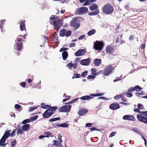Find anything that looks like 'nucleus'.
Masks as SVG:
<instances>
[{"instance_id": "nucleus-2", "label": "nucleus", "mask_w": 147, "mask_h": 147, "mask_svg": "<svg viewBox=\"0 0 147 147\" xmlns=\"http://www.w3.org/2000/svg\"><path fill=\"white\" fill-rule=\"evenodd\" d=\"M103 12L106 15H109L112 13L114 11V8L109 3H107L102 7Z\"/></svg>"}, {"instance_id": "nucleus-35", "label": "nucleus", "mask_w": 147, "mask_h": 147, "mask_svg": "<svg viewBox=\"0 0 147 147\" xmlns=\"http://www.w3.org/2000/svg\"><path fill=\"white\" fill-rule=\"evenodd\" d=\"M6 20H3L0 21V28H2L3 26L4 25Z\"/></svg>"}, {"instance_id": "nucleus-22", "label": "nucleus", "mask_w": 147, "mask_h": 147, "mask_svg": "<svg viewBox=\"0 0 147 147\" xmlns=\"http://www.w3.org/2000/svg\"><path fill=\"white\" fill-rule=\"evenodd\" d=\"M101 63V60L100 59H95L94 60V64L95 66H98Z\"/></svg>"}, {"instance_id": "nucleus-28", "label": "nucleus", "mask_w": 147, "mask_h": 147, "mask_svg": "<svg viewBox=\"0 0 147 147\" xmlns=\"http://www.w3.org/2000/svg\"><path fill=\"white\" fill-rule=\"evenodd\" d=\"M66 29H65L61 30L59 32L60 36L61 37L65 36L66 32Z\"/></svg>"}, {"instance_id": "nucleus-40", "label": "nucleus", "mask_w": 147, "mask_h": 147, "mask_svg": "<svg viewBox=\"0 0 147 147\" xmlns=\"http://www.w3.org/2000/svg\"><path fill=\"white\" fill-rule=\"evenodd\" d=\"M88 72L87 70H85L81 74V76L82 77H84L87 75Z\"/></svg>"}, {"instance_id": "nucleus-4", "label": "nucleus", "mask_w": 147, "mask_h": 147, "mask_svg": "<svg viewBox=\"0 0 147 147\" xmlns=\"http://www.w3.org/2000/svg\"><path fill=\"white\" fill-rule=\"evenodd\" d=\"M70 26L73 27L74 30H75L80 27V24L78 20L75 18H73L70 22Z\"/></svg>"}, {"instance_id": "nucleus-51", "label": "nucleus", "mask_w": 147, "mask_h": 147, "mask_svg": "<svg viewBox=\"0 0 147 147\" xmlns=\"http://www.w3.org/2000/svg\"><path fill=\"white\" fill-rule=\"evenodd\" d=\"M91 3V1L90 0H87L84 3L83 5V6H86L88 4H89L90 3Z\"/></svg>"}, {"instance_id": "nucleus-30", "label": "nucleus", "mask_w": 147, "mask_h": 147, "mask_svg": "<svg viewBox=\"0 0 147 147\" xmlns=\"http://www.w3.org/2000/svg\"><path fill=\"white\" fill-rule=\"evenodd\" d=\"M96 32V31L94 29H93L90 30L87 33V35L89 36H90L91 35L94 34Z\"/></svg>"}, {"instance_id": "nucleus-19", "label": "nucleus", "mask_w": 147, "mask_h": 147, "mask_svg": "<svg viewBox=\"0 0 147 147\" xmlns=\"http://www.w3.org/2000/svg\"><path fill=\"white\" fill-rule=\"evenodd\" d=\"M44 134L46 136H40L39 138L40 139H44L43 138L45 137H49L51 136L52 134V133L51 132L47 131L45 132Z\"/></svg>"}, {"instance_id": "nucleus-41", "label": "nucleus", "mask_w": 147, "mask_h": 147, "mask_svg": "<svg viewBox=\"0 0 147 147\" xmlns=\"http://www.w3.org/2000/svg\"><path fill=\"white\" fill-rule=\"evenodd\" d=\"M80 98H77L75 99H74L73 100H72L70 102H69L67 103H65V104H71L73 103L74 102L76 101H78V99Z\"/></svg>"}, {"instance_id": "nucleus-47", "label": "nucleus", "mask_w": 147, "mask_h": 147, "mask_svg": "<svg viewBox=\"0 0 147 147\" xmlns=\"http://www.w3.org/2000/svg\"><path fill=\"white\" fill-rule=\"evenodd\" d=\"M95 77V76L94 74L93 75H89L87 77L88 79L94 78Z\"/></svg>"}, {"instance_id": "nucleus-37", "label": "nucleus", "mask_w": 147, "mask_h": 147, "mask_svg": "<svg viewBox=\"0 0 147 147\" xmlns=\"http://www.w3.org/2000/svg\"><path fill=\"white\" fill-rule=\"evenodd\" d=\"M80 77L81 75L80 74H74L73 76L72 77V79L79 78Z\"/></svg>"}, {"instance_id": "nucleus-25", "label": "nucleus", "mask_w": 147, "mask_h": 147, "mask_svg": "<svg viewBox=\"0 0 147 147\" xmlns=\"http://www.w3.org/2000/svg\"><path fill=\"white\" fill-rule=\"evenodd\" d=\"M88 112V110L86 109H82L79 111L78 114L80 116H83L86 113Z\"/></svg>"}, {"instance_id": "nucleus-13", "label": "nucleus", "mask_w": 147, "mask_h": 147, "mask_svg": "<svg viewBox=\"0 0 147 147\" xmlns=\"http://www.w3.org/2000/svg\"><path fill=\"white\" fill-rule=\"evenodd\" d=\"M86 51L85 49H82L79 50L75 53V55L76 56H82L85 54Z\"/></svg>"}, {"instance_id": "nucleus-29", "label": "nucleus", "mask_w": 147, "mask_h": 147, "mask_svg": "<svg viewBox=\"0 0 147 147\" xmlns=\"http://www.w3.org/2000/svg\"><path fill=\"white\" fill-rule=\"evenodd\" d=\"M99 10H96L95 11L91 12L88 13V14L90 16H95L99 14Z\"/></svg>"}, {"instance_id": "nucleus-18", "label": "nucleus", "mask_w": 147, "mask_h": 147, "mask_svg": "<svg viewBox=\"0 0 147 147\" xmlns=\"http://www.w3.org/2000/svg\"><path fill=\"white\" fill-rule=\"evenodd\" d=\"M69 126V125L67 123H64L61 124H54L53 127L54 128H57L58 127H66Z\"/></svg>"}, {"instance_id": "nucleus-53", "label": "nucleus", "mask_w": 147, "mask_h": 147, "mask_svg": "<svg viewBox=\"0 0 147 147\" xmlns=\"http://www.w3.org/2000/svg\"><path fill=\"white\" fill-rule=\"evenodd\" d=\"M37 108V107H31L29 108V111L30 112L32 111L35 109H36Z\"/></svg>"}, {"instance_id": "nucleus-8", "label": "nucleus", "mask_w": 147, "mask_h": 147, "mask_svg": "<svg viewBox=\"0 0 147 147\" xmlns=\"http://www.w3.org/2000/svg\"><path fill=\"white\" fill-rule=\"evenodd\" d=\"M114 69V68L112 66V65L107 67L103 70V75L104 76H109L112 72V71Z\"/></svg>"}, {"instance_id": "nucleus-6", "label": "nucleus", "mask_w": 147, "mask_h": 147, "mask_svg": "<svg viewBox=\"0 0 147 147\" xmlns=\"http://www.w3.org/2000/svg\"><path fill=\"white\" fill-rule=\"evenodd\" d=\"M10 131L7 130L5 133L4 134L0 140V146H2L3 145V144L6 141V139L10 136V133H9Z\"/></svg>"}, {"instance_id": "nucleus-23", "label": "nucleus", "mask_w": 147, "mask_h": 147, "mask_svg": "<svg viewBox=\"0 0 147 147\" xmlns=\"http://www.w3.org/2000/svg\"><path fill=\"white\" fill-rule=\"evenodd\" d=\"M22 127V130L24 131H28L30 129V125L29 124H24Z\"/></svg>"}, {"instance_id": "nucleus-27", "label": "nucleus", "mask_w": 147, "mask_h": 147, "mask_svg": "<svg viewBox=\"0 0 147 147\" xmlns=\"http://www.w3.org/2000/svg\"><path fill=\"white\" fill-rule=\"evenodd\" d=\"M92 98L93 97H92L90 96L89 95H86L82 96L80 98L82 100H86L92 99Z\"/></svg>"}, {"instance_id": "nucleus-33", "label": "nucleus", "mask_w": 147, "mask_h": 147, "mask_svg": "<svg viewBox=\"0 0 147 147\" xmlns=\"http://www.w3.org/2000/svg\"><path fill=\"white\" fill-rule=\"evenodd\" d=\"M133 90L137 91H139L142 89V88L138 85L136 86L135 87H133Z\"/></svg>"}, {"instance_id": "nucleus-59", "label": "nucleus", "mask_w": 147, "mask_h": 147, "mask_svg": "<svg viewBox=\"0 0 147 147\" xmlns=\"http://www.w3.org/2000/svg\"><path fill=\"white\" fill-rule=\"evenodd\" d=\"M16 142V141L15 140H14L11 142V147H14L15 145Z\"/></svg>"}, {"instance_id": "nucleus-21", "label": "nucleus", "mask_w": 147, "mask_h": 147, "mask_svg": "<svg viewBox=\"0 0 147 147\" xmlns=\"http://www.w3.org/2000/svg\"><path fill=\"white\" fill-rule=\"evenodd\" d=\"M98 7V6L96 4L93 3L89 7V9L91 11H94L97 10Z\"/></svg>"}, {"instance_id": "nucleus-16", "label": "nucleus", "mask_w": 147, "mask_h": 147, "mask_svg": "<svg viewBox=\"0 0 147 147\" xmlns=\"http://www.w3.org/2000/svg\"><path fill=\"white\" fill-rule=\"evenodd\" d=\"M123 119L131 121H135V118L134 117L131 115H127L124 116L123 117Z\"/></svg>"}, {"instance_id": "nucleus-56", "label": "nucleus", "mask_w": 147, "mask_h": 147, "mask_svg": "<svg viewBox=\"0 0 147 147\" xmlns=\"http://www.w3.org/2000/svg\"><path fill=\"white\" fill-rule=\"evenodd\" d=\"M85 125L86 127H90L93 125V124L92 123H87Z\"/></svg>"}, {"instance_id": "nucleus-49", "label": "nucleus", "mask_w": 147, "mask_h": 147, "mask_svg": "<svg viewBox=\"0 0 147 147\" xmlns=\"http://www.w3.org/2000/svg\"><path fill=\"white\" fill-rule=\"evenodd\" d=\"M68 48H65V47H63L61 48L59 50V52H63L64 51H65L66 50H68Z\"/></svg>"}, {"instance_id": "nucleus-7", "label": "nucleus", "mask_w": 147, "mask_h": 147, "mask_svg": "<svg viewBox=\"0 0 147 147\" xmlns=\"http://www.w3.org/2000/svg\"><path fill=\"white\" fill-rule=\"evenodd\" d=\"M71 107V105H68L62 106L59 108L58 111L59 112L68 113L70 111Z\"/></svg>"}, {"instance_id": "nucleus-52", "label": "nucleus", "mask_w": 147, "mask_h": 147, "mask_svg": "<svg viewBox=\"0 0 147 147\" xmlns=\"http://www.w3.org/2000/svg\"><path fill=\"white\" fill-rule=\"evenodd\" d=\"M53 142L54 143V145L56 146L57 147L59 145V142H58L57 140H54Z\"/></svg>"}, {"instance_id": "nucleus-61", "label": "nucleus", "mask_w": 147, "mask_h": 147, "mask_svg": "<svg viewBox=\"0 0 147 147\" xmlns=\"http://www.w3.org/2000/svg\"><path fill=\"white\" fill-rule=\"evenodd\" d=\"M16 129L15 130H13L12 131L11 134H10V136L11 137H12V136H13L14 135V134L16 133Z\"/></svg>"}, {"instance_id": "nucleus-39", "label": "nucleus", "mask_w": 147, "mask_h": 147, "mask_svg": "<svg viewBox=\"0 0 147 147\" xmlns=\"http://www.w3.org/2000/svg\"><path fill=\"white\" fill-rule=\"evenodd\" d=\"M76 19L78 20V21L79 22V23H80V21H84V19L83 17H78L75 18Z\"/></svg>"}, {"instance_id": "nucleus-43", "label": "nucleus", "mask_w": 147, "mask_h": 147, "mask_svg": "<svg viewBox=\"0 0 147 147\" xmlns=\"http://www.w3.org/2000/svg\"><path fill=\"white\" fill-rule=\"evenodd\" d=\"M58 139L59 142V143H61L63 141L61 139L62 135L61 134H59L58 136Z\"/></svg>"}, {"instance_id": "nucleus-55", "label": "nucleus", "mask_w": 147, "mask_h": 147, "mask_svg": "<svg viewBox=\"0 0 147 147\" xmlns=\"http://www.w3.org/2000/svg\"><path fill=\"white\" fill-rule=\"evenodd\" d=\"M21 106H20V105L18 104H16L15 105V108L16 109H17L18 111H19L18 109H20V108H21Z\"/></svg>"}, {"instance_id": "nucleus-34", "label": "nucleus", "mask_w": 147, "mask_h": 147, "mask_svg": "<svg viewBox=\"0 0 147 147\" xmlns=\"http://www.w3.org/2000/svg\"><path fill=\"white\" fill-rule=\"evenodd\" d=\"M30 122H31L30 119V118L29 119H27L24 120L22 122V124H26V123H29Z\"/></svg>"}, {"instance_id": "nucleus-31", "label": "nucleus", "mask_w": 147, "mask_h": 147, "mask_svg": "<svg viewBox=\"0 0 147 147\" xmlns=\"http://www.w3.org/2000/svg\"><path fill=\"white\" fill-rule=\"evenodd\" d=\"M132 130L133 131H134L136 133L138 134L141 135L142 134V133L138 129L134 127V128L132 129Z\"/></svg>"}, {"instance_id": "nucleus-57", "label": "nucleus", "mask_w": 147, "mask_h": 147, "mask_svg": "<svg viewBox=\"0 0 147 147\" xmlns=\"http://www.w3.org/2000/svg\"><path fill=\"white\" fill-rule=\"evenodd\" d=\"M102 73H103V70H100V71H98V72L95 73L94 74V75H95V76L97 75H98L100 74H101Z\"/></svg>"}, {"instance_id": "nucleus-64", "label": "nucleus", "mask_w": 147, "mask_h": 147, "mask_svg": "<svg viewBox=\"0 0 147 147\" xmlns=\"http://www.w3.org/2000/svg\"><path fill=\"white\" fill-rule=\"evenodd\" d=\"M140 109L138 108V109H134V111L135 112H137V113H139L140 111Z\"/></svg>"}, {"instance_id": "nucleus-11", "label": "nucleus", "mask_w": 147, "mask_h": 147, "mask_svg": "<svg viewBox=\"0 0 147 147\" xmlns=\"http://www.w3.org/2000/svg\"><path fill=\"white\" fill-rule=\"evenodd\" d=\"M80 59L78 58H77L74 60V64L70 63L67 64L66 66L69 68H71L73 67L74 69H76L77 68L78 66V63L79 61V60Z\"/></svg>"}, {"instance_id": "nucleus-44", "label": "nucleus", "mask_w": 147, "mask_h": 147, "mask_svg": "<svg viewBox=\"0 0 147 147\" xmlns=\"http://www.w3.org/2000/svg\"><path fill=\"white\" fill-rule=\"evenodd\" d=\"M144 94V92L143 91H140V93H136V95L138 97H139L141 95Z\"/></svg>"}, {"instance_id": "nucleus-5", "label": "nucleus", "mask_w": 147, "mask_h": 147, "mask_svg": "<svg viewBox=\"0 0 147 147\" xmlns=\"http://www.w3.org/2000/svg\"><path fill=\"white\" fill-rule=\"evenodd\" d=\"M94 45V49L96 50H101L104 46V44L103 41L97 40L96 41Z\"/></svg>"}, {"instance_id": "nucleus-36", "label": "nucleus", "mask_w": 147, "mask_h": 147, "mask_svg": "<svg viewBox=\"0 0 147 147\" xmlns=\"http://www.w3.org/2000/svg\"><path fill=\"white\" fill-rule=\"evenodd\" d=\"M104 94V93H100L98 94H91V96H92L94 97H96V96H102Z\"/></svg>"}, {"instance_id": "nucleus-1", "label": "nucleus", "mask_w": 147, "mask_h": 147, "mask_svg": "<svg viewBox=\"0 0 147 147\" xmlns=\"http://www.w3.org/2000/svg\"><path fill=\"white\" fill-rule=\"evenodd\" d=\"M50 20L53 21L52 22L50 21L51 24V25L53 24L54 28L57 32H58L59 29L63 24V20L59 19L58 17L55 15H52L50 18Z\"/></svg>"}, {"instance_id": "nucleus-9", "label": "nucleus", "mask_w": 147, "mask_h": 147, "mask_svg": "<svg viewBox=\"0 0 147 147\" xmlns=\"http://www.w3.org/2000/svg\"><path fill=\"white\" fill-rule=\"evenodd\" d=\"M88 11V9L86 7H81L76 9V13L78 15H80L86 13Z\"/></svg>"}, {"instance_id": "nucleus-17", "label": "nucleus", "mask_w": 147, "mask_h": 147, "mask_svg": "<svg viewBox=\"0 0 147 147\" xmlns=\"http://www.w3.org/2000/svg\"><path fill=\"white\" fill-rule=\"evenodd\" d=\"M109 108L112 110H116L119 108L120 106L118 103H113L110 105Z\"/></svg>"}, {"instance_id": "nucleus-58", "label": "nucleus", "mask_w": 147, "mask_h": 147, "mask_svg": "<svg viewBox=\"0 0 147 147\" xmlns=\"http://www.w3.org/2000/svg\"><path fill=\"white\" fill-rule=\"evenodd\" d=\"M85 35L84 34L78 37V40H82L85 37Z\"/></svg>"}, {"instance_id": "nucleus-45", "label": "nucleus", "mask_w": 147, "mask_h": 147, "mask_svg": "<svg viewBox=\"0 0 147 147\" xmlns=\"http://www.w3.org/2000/svg\"><path fill=\"white\" fill-rule=\"evenodd\" d=\"M23 131L20 128H18L17 131V133L18 134H22L23 133Z\"/></svg>"}, {"instance_id": "nucleus-3", "label": "nucleus", "mask_w": 147, "mask_h": 147, "mask_svg": "<svg viewBox=\"0 0 147 147\" xmlns=\"http://www.w3.org/2000/svg\"><path fill=\"white\" fill-rule=\"evenodd\" d=\"M105 52L107 54L113 56L118 55V52L116 51L115 47L111 45H109L105 48Z\"/></svg>"}, {"instance_id": "nucleus-26", "label": "nucleus", "mask_w": 147, "mask_h": 147, "mask_svg": "<svg viewBox=\"0 0 147 147\" xmlns=\"http://www.w3.org/2000/svg\"><path fill=\"white\" fill-rule=\"evenodd\" d=\"M50 107H49V109H48V110H49V111L53 113V114L55 112V111L58 108L56 106H53L51 107V106H50Z\"/></svg>"}, {"instance_id": "nucleus-10", "label": "nucleus", "mask_w": 147, "mask_h": 147, "mask_svg": "<svg viewBox=\"0 0 147 147\" xmlns=\"http://www.w3.org/2000/svg\"><path fill=\"white\" fill-rule=\"evenodd\" d=\"M20 36H22V35L19 36L17 38V42L16 43V46L17 50L20 51L22 47V39L19 38Z\"/></svg>"}, {"instance_id": "nucleus-46", "label": "nucleus", "mask_w": 147, "mask_h": 147, "mask_svg": "<svg viewBox=\"0 0 147 147\" xmlns=\"http://www.w3.org/2000/svg\"><path fill=\"white\" fill-rule=\"evenodd\" d=\"M138 108L141 110H142L144 108V107L143 105L140 103H138L137 105Z\"/></svg>"}, {"instance_id": "nucleus-50", "label": "nucleus", "mask_w": 147, "mask_h": 147, "mask_svg": "<svg viewBox=\"0 0 147 147\" xmlns=\"http://www.w3.org/2000/svg\"><path fill=\"white\" fill-rule=\"evenodd\" d=\"M102 105L101 103H100L99 105L96 107V109L97 111H98L99 110L101 109L102 108Z\"/></svg>"}, {"instance_id": "nucleus-62", "label": "nucleus", "mask_w": 147, "mask_h": 147, "mask_svg": "<svg viewBox=\"0 0 147 147\" xmlns=\"http://www.w3.org/2000/svg\"><path fill=\"white\" fill-rule=\"evenodd\" d=\"M121 76L119 77H117L116 78H118V79H115V80H113V82H117L118 81H119L121 79Z\"/></svg>"}, {"instance_id": "nucleus-60", "label": "nucleus", "mask_w": 147, "mask_h": 147, "mask_svg": "<svg viewBox=\"0 0 147 147\" xmlns=\"http://www.w3.org/2000/svg\"><path fill=\"white\" fill-rule=\"evenodd\" d=\"M20 85L23 88H25L26 87V84L25 82H22L20 83Z\"/></svg>"}, {"instance_id": "nucleus-24", "label": "nucleus", "mask_w": 147, "mask_h": 147, "mask_svg": "<svg viewBox=\"0 0 147 147\" xmlns=\"http://www.w3.org/2000/svg\"><path fill=\"white\" fill-rule=\"evenodd\" d=\"M62 56L63 59L64 61H65L68 56V53L67 51H64L62 53Z\"/></svg>"}, {"instance_id": "nucleus-54", "label": "nucleus", "mask_w": 147, "mask_h": 147, "mask_svg": "<svg viewBox=\"0 0 147 147\" xmlns=\"http://www.w3.org/2000/svg\"><path fill=\"white\" fill-rule=\"evenodd\" d=\"M125 94L128 97H131L133 96L132 94L130 93H128V92L126 93Z\"/></svg>"}, {"instance_id": "nucleus-38", "label": "nucleus", "mask_w": 147, "mask_h": 147, "mask_svg": "<svg viewBox=\"0 0 147 147\" xmlns=\"http://www.w3.org/2000/svg\"><path fill=\"white\" fill-rule=\"evenodd\" d=\"M71 34V31L70 30H66L65 36L66 37H68L70 36Z\"/></svg>"}, {"instance_id": "nucleus-12", "label": "nucleus", "mask_w": 147, "mask_h": 147, "mask_svg": "<svg viewBox=\"0 0 147 147\" xmlns=\"http://www.w3.org/2000/svg\"><path fill=\"white\" fill-rule=\"evenodd\" d=\"M91 61L90 58L82 60L80 62V64L82 65L88 66L89 65Z\"/></svg>"}, {"instance_id": "nucleus-48", "label": "nucleus", "mask_w": 147, "mask_h": 147, "mask_svg": "<svg viewBox=\"0 0 147 147\" xmlns=\"http://www.w3.org/2000/svg\"><path fill=\"white\" fill-rule=\"evenodd\" d=\"M122 96V95H117L115 96L114 97V99L115 100H118Z\"/></svg>"}, {"instance_id": "nucleus-32", "label": "nucleus", "mask_w": 147, "mask_h": 147, "mask_svg": "<svg viewBox=\"0 0 147 147\" xmlns=\"http://www.w3.org/2000/svg\"><path fill=\"white\" fill-rule=\"evenodd\" d=\"M41 108H43V109H46L50 107V105H45V104L43 103H41Z\"/></svg>"}, {"instance_id": "nucleus-63", "label": "nucleus", "mask_w": 147, "mask_h": 147, "mask_svg": "<svg viewBox=\"0 0 147 147\" xmlns=\"http://www.w3.org/2000/svg\"><path fill=\"white\" fill-rule=\"evenodd\" d=\"M75 43H72L70 44L69 45V47H75Z\"/></svg>"}, {"instance_id": "nucleus-20", "label": "nucleus", "mask_w": 147, "mask_h": 147, "mask_svg": "<svg viewBox=\"0 0 147 147\" xmlns=\"http://www.w3.org/2000/svg\"><path fill=\"white\" fill-rule=\"evenodd\" d=\"M25 22L24 20H22L20 21V29L21 31H24L26 28Z\"/></svg>"}, {"instance_id": "nucleus-14", "label": "nucleus", "mask_w": 147, "mask_h": 147, "mask_svg": "<svg viewBox=\"0 0 147 147\" xmlns=\"http://www.w3.org/2000/svg\"><path fill=\"white\" fill-rule=\"evenodd\" d=\"M53 113L49 111V110L47 109L43 113L42 116L44 118H47L53 115Z\"/></svg>"}, {"instance_id": "nucleus-42", "label": "nucleus", "mask_w": 147, "mask_h": 147, "mask_svg": "<svg viewBox=\"0 0 147 147\" xmlns=\"http://www.w3.org/2000/svg\"><path fill=\"white\" fill-rule=\"evenodd\" d=\"M38 116L37 115H36L33 117H31L30 118V119L31 120V122H32L36 120L38 118Z\"/></svg>"}, {"instance_id": "nucleus-15", "label": "nucleus", "mask_w": 147, "mask_h": 147, "mask_svg": "<svg viewBox=\"0 0 147 147\" xmlns=\"http://www.w3.org/2000/svg\"><path fill=\"white\" fill-rule=\"evenodd\" d=\"M137 118L139 121L147 124V117L138 114L137 116Z\"/></svg>"}]
</instances>
